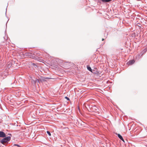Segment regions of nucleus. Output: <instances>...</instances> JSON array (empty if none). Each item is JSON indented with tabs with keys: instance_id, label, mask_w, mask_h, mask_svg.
I'll list each match as a JSON object with an SVG mask.
<instances>
[{
	"instance_id": "6",
	"label": "nucleus",
	"mask_w": 147,
	"mask_h": 147,
	"mask_svg": "<svg viewBox=\"0 0 147 147\" xmlns=\"http://www.w3.org/2000/svg\"><path fill=\"white\" fill-rule=\"evenodd\" d=\"M11 66H13V65L15 64V62L13 61H11Z\"/></svg>"
},
{
	"instance_id": "15",
	"label": "nucleus",
	"mask_w": 147,
	"mask_h": 147,
	"mask_svg": "<svg viewBox=\"0 0 147 147\" xmlns=\"http://www.w3.org/2000/svg\"><path fill=\"white\" fill-rule=\"evenodd\" d=\"M10 125H12V124H11V123H10Z\"/></svg>"
},
{
	"instance_id": "11",
	"label": "nucleus",
	"mask_w": 147,
	"mask_h": 147,
	"mask_svg": "<svg viewBox=\"0 0 147 147\" xmlns=\"http://www.w3.org/2000/svg\"><path fill=\"white\" fill-rule=\"evenodd\" d=\"M9 135H10V139H11V138H11V134H10Z\"/></svg>"
},
{
	"instance_id": "7",
	"label": "nucleus",
	"mask_w": 147,
	"mask_h": 147,
	"mask_svg": "<svg viewBox=\"0 0 147 147\" xmlns=\"http://www.w3.org/2000/svg\"><path fill=\"white\" fill-rule=\"evenodd\" d=\"M87 69H88V70H89V71H91V70H92V69H91V68L89 67V66H88L87 67Z\"/></svg>"
},
{
	"instance_id": "14",
	"label": "nucleus",
	"mask_w": 147,
	"mask_h": 147,
	"mask_svg": "<svg viewBox=\"0 0 147 147\" xmlns=\"http://www.w3.org/2000/svg\"><path fill=\"white\" fill-rule=\"evenodd\" d=\"M36 80H38L36 79L35 80V81L34 82H35Z\"/></svg>"
},
{
	"instance_id": "12",
	"label": "nucleus",
	"mask_w": 147,
	"mask_h": 147,
	"mask_svg": "<svg viewBox=\"0 0 147 147\" xmlns=\"http://www.w3.org/2000/svg\"><path fill=\"white\" fill-rule=\"evenodd\" d=\"M14 146H19L18 145H17V144H14Z\"/></svg>"
},
{
	"instance_id": "4",
	"label": "nucleus",
	"mask_w": 147,
	"mask_h": 147,
	"mask_svg": "<svg viewBox=\"0 0 147 147\" xmlns=\"http://www.w3.org/2000/svg\"><path fill=\"white\" fill-rule=\"evenodd\" d=\"M116 134L118 136V137L120 140H122L123 142H124V140L123 139L122 137L120 134L116 133Z\"/></svg>"
},
{
	"instance_id": "9",
	"label": "nucleus",
	"mask_w": 147,
	"mask_h": 147,
	"mask_svg": "<svg viewBox=\"0 0 147 147\" xmlns=\"http://www.w3.org/2000/svg\"><path fill=\"white\" fill-rule=\"evenodd\" d=\"M94 109H95L96 110H97V108L96 107H94Z\"/></svg>"
},
{
	"instance_id": "13",
	"label": "nucleus",
	"mask_w": 147,
	"mask_h": 147,
	"mask_svg": "<svg viewBox=\"0 0 147 147\" xmlns=\"http://www.w3.org/2000/svg\"><path fill=\"white\" fill-rule=\"evenodd\" d=\"M104 40V39H103V38H102V41H103V40Z\"/></svg>"
},
{
	"instance_id": "1",
	"label": "nucleus",
	"mask_w": 147,
	"mask_h": 147,
	"mask_svg": "<svg viewBox=\"0 0 147 147\" xmlns=\"http://www.w3.org/2000/svg\"><path fill=\"white\" fill-rule=\"evenodd\" d=\"M9 139V137H6L5 138H4L3 139H2L0 141V142L2 144H4L5 143H6L8 141Z\"/></svg>"
},
{
	"instance_id": "10",
	"label": "nucleus",
	"mask_w": 147,
	"mask_h": 147,
	"mask_svg": "<svg viewBox=\"0 0 147 147\" xmlns=\"http://www.w3.org/2000/svg\"><path fill=\"white\" fill-rule=\"evenodd\" d=\"M65 98H66V99H67V100H69V98H68L67 97H65Z\"/></svg>"
},
{
	"instance_id": "8",
	"label": "nucleus",
	"mask_w": 147,
	"mask_h": 147,
	"mask_svg": "<svg viewBox=\"0 0 147 147\" xmlns=\"http://www.w3.org/2000/svg\"><path fill=\"white\" fill-rule=\"evenodd\" d=\"M47 134L49 135V136H51V134L50 132L48 131H47Z\"/></svg>"
},
{
	"instance_id": "3",
	"label": "nucleus",
	"mask_w": 147,
	"mask_h": 147,
	"mask_svg": "<svg viewBox=\"0 0 147 147\" xmlns=\"http://www.w3.org/2000/svg\"><path fill=\"white\" fill-rule=\"evenodd\" d=\"M135 62V61L134 60L129 61V62L127 63L128 65H131L133 64Z\"/></svg>"
},
{
	"instance_id": "5",
	"label": "nucleus",
	"mask_w": 147,
	"mask_h": 147,
	"mask_svg": "<svg viewBox=\"0 0 147 147\" xmlns=\"http://www.w3.org/2000/svg\"><path fill=\"white\" fill-rule=\"evenodd\" d=\"M102 2L105 3L109 2L112 0H100Z\"/></svg>"
},
{
	"instance_id": "2",
	"label": "nucleus",
	"mask_w": 147,
	"mask_h": 147,
	"mask_svg": "<svg viewBox=\"0 0 147 147\" xmlns=\"http://www.w3.org/2000/svg\"><path fill=\"white\" fill-rule=\"evenodd\" d=\"M6 136L5 133L3 131H0V137L4 138Z\"/></svg>"
}]
</instances>
